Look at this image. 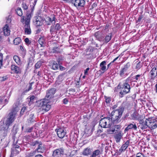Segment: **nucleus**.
<instances>
[{
  "label": "nucleus",
  "mask_w": 157,
  "mask_h": 157,
  "mask_svg": "<svg viewBox=\"0 0 157 157\" xmlns=\"http://www.w3.org/2000/svg\"><path fill=\"white\" fill-rule=\"evenodd\" d=\"M112 36V34L111 33L106 35L105 36V42L107 43L111 39Z\"/></svg>",
  "instance_id": "c756f323"
},
{
  "label": "nucleus",
  "mask_w": 157,
  "mask_h": 157,
  "mask_svg": "<svg viewBox=\"0 0 157 157\" xmlns=\"http://www.w3.org/2000/svg\"><path fill=\"white\" fill-rule=\"evenodd\" d=\"M11 22V19L10 18H8L7 19L6 21V23L8 24H10Z\"/></svg>",
  "instance_id": "338daca9"
},
{
  "label": "nucleus",
  "mask_w": 157,
  "mask_h": 157,
  "mask_svg": "<svg viewBox=\"0 0 157 157\" xmlns=\"http://www.w3.org/2000/svg\"><path fill=\"white\" fill-rule=\"evenodd\" d=\"M25 43L28 45H29L31 44V40H29V38H26L25 39Z\"/></svg>",
  "instance_id": "5fc2aeb1"
},
{
  "label": "nucleus",
  "mask_w": 157,
  "mask_h": 157,
  "mask_svg": "<svg viewBox=\"0 0 157 157\" xmlns=\"http://www.w3.org/2000/svg\"><path fill=\"white\" fill-rule=\"evenodd\" d=\"M62 51L59 47H54L52 48L51 52L54 53H59L61 52Z\"/></svg>",
  "instance_id": "cd10ccee"
},
{
  "label": "nucleus",
  "mask_w": 157,
  "mask_h": 157,
  "mask_svg": "<svg viewBox=\"0 0 157 157\" xmlns=\"http://www.w3.org/2000/svg\"><path fill=\"white\" fill-rule=\"evenodd\" d=\"M49 101L48 99H43L40 103V109L42 110H44L45 112L48 111L51 107V105L48 104Z\"/></svg>",
  "instance_id": "423d86ee"
},
{
  "label": "nucleus",
  "mask_w": 157,
  "mask_h": 157,
  "mask_svg": "<svg viewBox=\"0 0 157 157\" xmlns=\"http://www.w3.org/2000/svg\"><path fill=\"white\" fill-rule=\"evenodd\" d=\"M11 69L16 74H20L21 72V68L16 65H12Z\"/></svg>",
  "instance_id": "f3484780"
},
{
  "label": "nucleus",
  "mask_w": 157,
  "mask_h": 157,
  "mask_svg": "<svg viewBox=\"0 0 157 157\" xmlns=\"http://www.w3.org/2000/svg\"><path fill=\"white\" fill-rule=\"evenodd\" d=\"M142 18L143 17L142 16H140L137 21V22H140L141 21Z\"/></svg>",
  "instance_id": "052dcab7"
},
{
  "label": "nucleus",
  "mask_w": 157,
  "mask_h": 157,
  "mask_svg": "<svg viewBox=\"0 0 157 157\" xmlns=\"http://www.w3.org/2000/svg\"><path fill=\"white\" fill-rule=\"evenodd\" d=\"M57 130V134L58 137L61 139H63L64 137L67 136H66V130L63 128H59L58 129H56Z\"/></svg>",
  "instance_id": "1a4fd4ad"
},
{
  "label": "nucleus",
  "mask_w": 157,
  "mask_h": 157,
  "mask_svg": "<svg viewBox=\"0 0 157 157\" xmlns=\"http://www.w3.org/2000/svg\"><path fill=\"white\" fill-rule=\"evenodd\" d=\"M56 29L57 31L61 29V27L59 23H57L55 26Z\"/></svg>",
  "instance_id": "4d7b16f0"
},
{
  "label": "nucleus",
  "mask_w": 157,
  "mask_h": 157,
  "mask_svg": "<svg viewBox=\"0 0 157 157\" xmlns=\"http://www.w3.org/2000/svg\"><path fill=\"white\" fill-rule=\"evenodd\" d=\"M148 120V127L151 129H153L157 127V121H155L152 118H149Z\"/></svg>",
  "instance_id": "6e6552de"
},
{
  "label": "nucleus",
  "mask_w": 157,
  "mask_h": 157,
  "mask_svg": "<svg viewBox=\"0 0 157 157\" xmlns=\"http://www.w3.org/2000/svg\"><path fill=\"white\" fill-rule=\"evenodd\" d=\"M28 6L26 3H23L22 4V7L24 10H27L28 8Z\"/></svg>",
  "instance_id": "603ef678"
},
{
  "label": "nucleus",
  "mask_w": 157,
  "mask_h": 157,
  "mask_svg": "<svg viewBox=\"0 0 157 157\" xmlns=\"http://www.w3.org/2000/svg\"><path fill=\"white\" fill-rule=\"evenodd\" d=\"M25 25L24 26L25 33L27 34H30L31 32V29L30 26V23H25Z\"/></svg>",
  "instance_id": "6ab92c4d"
},
{
  "label": "nucleus",
  "mask_w": 157,
  "mask_h": 157,
  "mask_svg": "<svg viewBox=\"0 0 157 157\" xmlns=\"http://www.w3.org/2000/svg\"><path fill=\"white\" fill-rule=\"evenodd\" d=\"M129 80L130 78H128L125 80L121 87V91L119 92V96L121 98L123 97L124 95L130 93L131 87L128 83Z\"/></svg>",
  "instance_id": "7ed1b4c3"
},
{
  "label": "nucleus",
  "mask_w": 157,
  "mask_h": 157,
  "mask_svg": "<svg viewBox=\"0 0 157 157\" xmlns=\"http://www.w3.org/2000/svg\"><path fill=\"white\" fill-rule=\"evenodd\" d=\"M33 63V58H30L28 61L27 65L28 66L31 67Z\"/></svg>",
  "instance_id": "c9c22d12"
},
{
  "label": "nucleus",
  "mask_w": 157,
  "mask_h": 157,
  "mask_svg": "<svg viewBox=\"0 0 157 157\" xmlns=\"http://www.w3.org/2000/svg\"><path fill=\"white\" fill-rule=\"evenodd\" d=\"M36 151H31L29 153H28L27 156L28 157H31L34 155L36 153Z\"/></svg>",
  "instance_id": "e433bc0d"
},
{
  "label": "nucleus",
  "mask_w": 157,
  "mask_h": 157,
  "mask_svg": "<svg viewBox=\"0 0 157 157\" xmlns=\"http://www.w3.org/2000/svg\"><path fill=\"white\" fill-rule=\"evenodd\" d=\"M38 42L40 45L41 47L43 46V45H44L45 43L44 38L43 37L40 38L38 40Z\"/></svg>",
  "instance_id": "7c9ffc66"
},
{
  "label": "nucleus",
  "mask_w": 157,
  "mask_h": 157,
  "mask_svg": "<svg viewBox=\"0 0 157 157\" xmlns=\"http://www.w3.org/2000/svg\"><path fill=\"white\" fill-rule=\"evenodd\" d=\"M56 90L55 88H52L47 90L46 92V95L45 96L46 99H50L55 93Z\"/></svg>",
  "instance_id": "f8f14e48"
},
{
  "label": "nucleus",
  "mask_w": 157,
  "mask_h": 157,
  "mask_svg": "<svg viewBox=\"0 0 157 157\" xmlns=\"http://www.w3.org/2000/svg\"><path fill=\"white\" fill-rule=\"evenodd\" d=\"M72 3L77 8H79L84 6L85 1L84 0H75Z\"/></svg>",
  "instance_id": "9d476101"
},
{
  "label": "nucleus",
  "mask_w": 157,
  "mask_h": 157,
  "mask_svg": "<svg viewBox=\"0 0 157 157\" xmlns=\"http://www.w3.org/2000/svg\"><path fill=\"white\" fill-rule=\"evenodd\" d=\"M33 84V82H32L29 84L28 86V88L26 89L25 91V92H27L32 89V86Z\"/></svg>",
  "instance_id": "a18cd8bd"
},
{
  "label": "nucleus",
  "mask_w": 157,
  "mask_h": 157,
  "mask_svg": "<svg viewBox=\"0 0 157 157\" xmlns=\"http://www.w3.org/2000/svg\"><path fill=\"white\" fill-rule=\"evenodd\" d=\"M3 31L5 36H8L10 34V30L8 24H6L3 28Z\"/></svg>",
  "instance_id": "a211bd4d"
},
{
  "label": "nucleus",
  "mask_w": 157,
  "mask_h": 157,
  "mask_svg": "<svg viewBox=\"0 0 157 157\" xmlns=\"http://www.w3.org/2000/svg\"><path fill=\"white\" fill-rule=\"evenodd\" d=\"M68 100L66 98H65L63 100V102L65 104H67L68 102Z\"/></svg>",
  "instance_id": "680f3d73"
},
{
  "label": "nucleus",
  "mask_w": 157,
  "mask_h": 157,
  "mask_svg": "<svg viewBox=\"0 0 157 157\" xmlns=\"http://www.w3.org/2000/svg\"><path fill=\"white\" fill-rule=\"evenodd\" d=\"M56 19L54 15L52 16V19L49 17H48L46 18V24L48 25H50L51 23H52L53 21H54V23H55Z\"/></svg>",
  "instance_id": "4be33fe9"
},
{
  "label": "nucleus",
  "mask_w": 157,
  "mask_h": 157,
  "mask_svg": "<svg viewBox=\"0 0 157 157\" xmlns=\"http://www.w3.org/2000/svg\"><path fill=\"white\" fill-rule=\"evenodd\" d=\"M19 102H17L13 105L11 112L9 113L8 117L4 124V121L0 122V128L1 130L7 131L10 126L11 125L15 119L17 112L19 110Z\"/></svg>",
  "instance_id": "f257e3e1"
},
{
  "label": "nucleus",
  "mask_w": 157,
  "mask_h": 157,
  "mask_svg": "<svg viewBox=\"0 0 157 157\" xmlns=\"http://www.w3.org/2000/svg\"><path fill=\"white\" fill-rule=\"evenodd\" d=\"M91 153V149L90 148L87 147L84 149L82 152V154L84 155L87 156L90 155Z\"/></svg>",
  "instance_id": "5701e85b"
},
{
  "label": "nucleus",
  "mask_w": 157,
  "mask_h": 157,
  "mask_svg": "<svg viewBox=\"0 0 157 157\" xmlns=\"http://www.w3.org/2000/svg\"><path fill=\"white\" fill-rule=\"evenodd\" d=\"M130 142L129 140H127L126 142L122 145L121 147L119 149V151L121 152L125 150L129 146Z\"/></svg>",
  "instance_id": "aec40b11"
},
{
  "label": "nucleus",
  "mask_w": 157,
  "mask_h": 157,
  "mask_svg": "<svg viewBox=\"0 0 157 157\" xmlns=\"http://www.w3.org/2000/svg\"><path fill=\"white\" fill-rule=\"evenodd\" d=\"M64 60V57L62 56L59 57L57 59V61L59 63V64H61L62 63V61Z\"/></svg>",
  "instance_id": "ea45409f"
},
{
  "label": "nucleus",
  "mask_w": 157,
  "mask_h": 157,
  "mask_svg": "<svg viewBox=\"0 0 157 157\" xmlns=\"http://www.w3.org/2000/svg\"><path fill=\"white\" fill-rule=\"evenodd\" d=\"M100 33L99 31H98L95 33H94V36L97 39L100 36H99Z\"/></svg>",
  "instance_id": "864d4df0"
},
{
  "label": "nucleus",
  "mask_w": 157,
  "mask_h": 157,
  "mask_svg": "<svg viewBox=\"0 0 157 157\" xmlns=\"http://www.w3.org/2000/svg\"><path fill=\"white\" fill-rule=\"evenodd\" d=\"M142 66V63L140 62H139L137 63H136V68L137 69H139Z\"/></svg>",
  "instance_id": "09e8293b"
},
{
  "label": "nucleus",
  "mask_w": 157,
  "mask_h": 157,
  "mask_svg": "<svg viewBox=\"0 0 157 157\" xmlns=\"http://www.w3.org/2000/svg\"><path fill=\"white\" fill-rule=\"evenodd\" d=\"M35 122H36V120L34 117V114L31 113L29 115L27 121H26L27 124L29 125L33 124Z\"/></svg>",
  "instance_id": "2eb2a0df"
},
{
  "label": "nucleus",
  "mask_w": 157,
  "mask_h": 157,
  "mask_svg": "<svg viewBox=\"0 0 157 157\" xmlns=\"http://www.w3.org/2000/svg\"><path fill=\"white\" fill-rule=\"evenodd\" d=\"M50 31L51 33L52 34L54 33H57V30L56 29V27L53 25L51 26L50 28Z\"/></svg>",
  "instance_id": "72a5a7b5"
},
{
  "label": "nucleus",
  "mask_w": 157,
  "mask_h": 157,
  "mask_svg": "<svg viewBox=\"0 0 157 157\" xmlns=\"http://www.w3.org/2000/svg\"><path fill=\"white\" fill-rule=\"evenodd\" d=\"M98 40L100 41L105 42V38L103 36H100Z\"/></svg>",
  "instance_id": "13d9d810"
},
{
  "label": "nucleus",
  "mask_w": 157,
  "mask_h": 157,
  "mask_svg": "<svg viewBox=\"0 0 157 157\" xmlns=\"http://www.w3.org/2000/svg\"><path fill=\"white\" fill-rule=\"evenodd\" d=\"M33 21L36 26H40L42 25L43 21L40 17H35Z\"/></svg>",
  "instance_id": "ddd939ff"
},
{
  "label": "nucleus",
  "mask_w": 157,
  "mask_h": 157,
  "mask_svg": "<svg viewBox=\"0 0 157 157\" xmlns=\"http://www.w3.org/2000/svg\"><path fill=\"white\" fill-rule=\"evenodd\" d=\"M21 40L19 37L16 38L13 41V43L15 45H17L19 44L21 42Z\"/></svg>",
  "instance_id": "473e14b6"
},
{
  "label": "nucleus",
  "mask_w": 157,
  "mask_h": 157,
  "mask_svg": "<svg viewBox=\"0 0 157 157\" xmlns=\"http://www.w3.org/2000/svg\"><path fill=\"white\" fill-rule=\"evenodd\" d=\"M31 17V15L30 13H27L26 14V17L25 18V23H30V18Z\"/></svg>",
  "instance_id": "2f4dec72"
},
{
  "label": "nucleus",
  "mask_w": 157,
  "mask_h": 157,
  "mask_svg": "<svg viewBox=\"0 0 157 157\" xmlns=\"http://www.w3.org/2000/svg\"><path fill=\"white\" fill-rule=\"evenodd\" d=\"M123 109L120 108L113 111L111 114L110 118L114 123H118L120 121V118L122 115Z\"/></svg>",
  "instance_id": "f03ea898"
},
{
  "label": "nucleus",
  "mask_w": 157,
  "mask_h": 157,
  "mask_svg": "<svg viewBox=\"0 0 157 157\" xmlns=\"http://www.w3.org/2000/svg\"><path fill=\"white\" fill-rule=\"evenodd\" d=\"M130 66V64L129 63H126V64L125 65L124 67L123 68L127 71V70L129 68Z\"/></svg>",
  "instance_id": "de8ad7c7"
},
{
  "label": "nucleus",
  "mask_w": 157,
  "mask_h": 157,
  "mask_svg": "<svg viewBox=\"0 0 157 157\" xmlns=\"http://www.w3.org/2000/svg\"><path fill=\"white\" fill-rule=\"evenodd\" d=\"M90 70V68L87 67L86 70L84 71V75H88V71H89Z\"/></svg>",
  "instance_id": "bf43d9fd"
},
{
  "label": "nucleus",
  "mask_w": 157,
  "mask_h": 157,
  "mask_svg": "<svg viewBox=\"0 0 157 157\" xmlns=\"http://www.w3.org/2000/svg\"><path fill=\"white\" fill-rule=\"evenodd\" d=\"M122 136V135L121 132H119L115 135L114 137L117 143L120 142Z\"/></svg>",
  "instance_id": "b1692460"
},
{
  "label": "nucleus",
  "mask_w": 157,
  "mask_h": 157,
  "mask_svg": "<svg viewBox=\"0 0 157 157\" xmlns=\"http://www.w3.org/2000/svg\"><path fill=\"white\" fill-rule=\"evenodd\" d=\"M155 93L157 94V83L155 84Z\"/></svg>",
  "instance_id": "774afa93"
},
{
  "label": "nucleus",
  "mask_w": 157,
  "mask_h": 157,
  "mask_svg": "<svg viewBox=\"0 0 157 157\" xmlns=\"http://www.w3.org/2000/svg\"><path fill=\"white\" fill-rule=\"evenodd\" d=\"M32 145L33 146L37 145L38 147L36 149V151L39 153H43L45 151L46 147L45 145L42 144L40 141H35L32 143Z\"/></svg>",
  "instance_id": "39448f33"
},
{
  "label": "nucleus",
  "mask_w": 157,
  "mask_h": 157,
  "mask_svg": "<svg viewBox=\"0 0 157 157\" xmlns=\"http://www.w3.org/2000/svg\"><path fill=\"white\" fill-rule=\"evenodd\" d=\"M126 71V70H125L122 68L120 71V75L121 77H123Z\"/></svg>",
  "instance_id": "a19ab883"
},
{
  "label": "nucleus",
  "mask_w": 157,
  "mask_h": 157,
  "mask_svg": "<svg viewBox=\"0 0 157 157\" xmlns=\"http://www.w3.org/2000/svg\"><path fill=\"white\" fill-rule=\"evenodd\" d=\"M106 61H104L102 62L100 64V70L99 71L101 70L102 71H103V72L106 71L107 70V69H106Z\"/></svg>",
  "instance_id": "412c9836"
},
{
  "label": "nucleus",
  "mask_w": 157,
  "mask_h": 157,
  "mask_svg": "<svg viewBox=\"0 0 157 157\" xmlns=\"http://www.w3.org/2000/svg\"><path fill=\"white\" fill-rule=\"evenodd\" d=\"M26 109V108L25 107H23L21 109V113H22V114L24 112Z\"/></svg>",
  "instance_id": "e2e57ef3"
},
{
  "label": "nucleus",
  "mask_w": 157,
  "mask_h": 157,
  "mask_svg": "<svg viewBox=\"0 0 157 157\" xmlns=\"http://www.w3.org/2000/svg\"><path fill=\"white\" fill-rule=\"evenodd\" d=\"M63 75L61 74L58 76L57 81H58L59 82H61L63 80Z\"/></svg>",
  "instance_id": "37998d69"
},
{
  "label": "nucleus",
  "mask_w": 157,
  "mask_h": 157,
  "mask_svg": "<svg viewBox=\"0 0 157 157\" xmlns=\"http://www.w3.org/2000/svg\"><path fill=\"white\" fill-rule=\"evenodd\" d=\"M141 75H138L133 77V79H135V82H137L140 80V77L141 76Z\"/></svg>",
  "instance_id": "58836bf2"
},
{
  "label": "nucleus",
  "mask_w": 157,
  "mask_h": 157,
  "mask_svg": "<svg viewBox=\"0 0 157 157\" xmlns=\"http://www.w3.org/2000/svg\"><path fill=\"white\" fill-rule=\"evenodd\" d=\"M20 49L22 52L23 56H24L26 54V50L22 46L20 45Z\"/></svg>",
  "instance_id": "79ce46f5"
},
{
  "label": "nucleus",
  "mask_w": 157,
  "mask_h": 157,
  "mask_svg": "<svg viewBox=\"0 0 157 157\" xmlns=\"http://www.w3.org/2000/svg\"><path fill=\"white\" fill-rule=\"evenodd\" d=\"M136 157H145V156L144 154L140 153H138L136 154Z\"/></svg>",
  "instance_id": "6e6d98bb"
},
{
  "label": "nucleus",
  "mask_w": 157,
  "mask_h": 157,
  "mask_svg": "<svg viewBox=\"0 0 157 157\" xmlns=\"http://www.w3.org/2000/svg\"><path fill=\"white\" fill-rule=\"evenodd\" d=\"M101 154L100 150L99 149H97L93 152L92 154L90 157H96Z\"/></svg>",
  "instance_id": "bb28decb"
},
{
  "label": "nucleus",
  "mask_w": 157,
  "mask_h": 157,
  "mask_svg": "<svg viewBox=\"0 0 157 157\" xmlns=\"http://www.w3.org/2000/svg\"><path fill=\"white\" fill-rule=\"evenodd\" d=\"M147 121V119H146L145 121H144L143 120L140 121L139 122L140 124L138 126V127L142 130L147 128L148 127Z\"/></svg>",
  "instance_id": "4468645a"
},
{
  "label": "nucleus",
  "mask_w": 157,
  "mask_h": 157,
  "mask_svg": "<svg viewBox=\"0 0 157 157\" xmlns=\"http://www.w3.org/2000/svg\"><path fill=\"white\" fill-rule=\"evenodd\" d=\"M13 59L16 63L18 65H21V61L20 59V58L17 56H13Z\"/></svg>",
  "instance_id": "a878e982"
},
{
  "label": "nucleus",
  "mask_w": 157,
  "mask_h": 157,
  "mask_svg": "<svg viewBox=\"0 0 157 157\" xmlns=\"http://www.w3.org/2000/svg\"><path fill=\"white\" fill-rule=\"evenodd\" d=\"M150 81L153 82L157 76V67H154L150 71L148 75Z\"/></svg>",
  "instance_id": "0eeeda50"
},
{
  "label": "nucleus",
  "mask_w": 157,
  "mask_h": 157,
  "mask_svg": "<svg viewBox=\"0 0 157 157\" xmlns=\"http://www.w3.org/2000/svg\"><path fill=\"white\" fill-rule=\"evenodd\" d=\"M131 117L133 120H137L139 118V114L136 112H134L131 115Z\"/></svg>",
  "instance_id": "c85d7f7f"
},
{
  "label": "nucleus",
  "mask_w": 157,
  "mask_h": 157,
  "mask_svg": "<svg viewBox=\"0 0 157 157\" xmlns=\"http://www.w3.org/2000/svg\"><path fill=\"white\" fill-rule=\"evenodd\" d=\"M16 12L17 14L20 16H22L23 13L22 10L21 8L18 7L16 10Z\"/></svg>",
  "instance_id": "f704fd0d"
},
{
  "label": "nucleus",
  "mask_w": 157,
  "mask_h": 157,
  "mask_svg": "<svg viewBox=\"0 0 157 157\" xmlns=\"http://www.w3.org/2000/svg\"><path fill=\"white\" fill-rule=\"evenodd\" d=\"M137 127L135 123H130L125 128L124 132H125L130 129H132L135 130H137Z\"/></svg>",
  "instance_id": "dca6fc26"
},
{
  "label": "nucleus",
  "mask_w": 157,
  "mask_h": 157,
  "mask_svg": "<svg viewBox=\"0 0 157 157\" xmlns=\"http://www.w3.org/2000/svg\"><path fill=\"white\" fill-rule=\"evenodd\" d=\"M33 128V127L28 128L25 129V132H30L32 131Z\"/></svg>",
  "instance_id": "8fccbe9b"
},
{
  "label": "nucleus",
  "mask_w": 157,
  "mask_h": 157,
  "mask_svg": "<svg viewBox=\"0 0 157 157\" xmlns=\"http://www.w3.org/2000/svg\"><path fill=\"white\" fill-rule=\"evenodd\" d=\"M35 98V97L34 96H32L30 97L29 99H30V101L33 102V100Z\"/></svg>",
  "instance_id": "69168bd1"
},
{
  "label": "nucleus",
  "mask_w": 157,
  "mask_h": 157,
  "mask_svg": "<svg viewBox=\"0 0 157 157\" xmlns=\"http://www.w3.org/2000/svg\"><path fill=\"white\" fill-rule=\"evenodd\" d=\"M12 152L14 153L15 154H18L19 153V150H20V149L18 150L16 149H14V148H13L12 149Z\"/></svg>",
  "instance_id": "3c124183"
},
{
  "label": "nucleus",
  "mask_w": 157,
  "mask_h": 157,
  "mask_svg": "<svg viewBox=\"0 0 157 157\" xmlns=\"http://www.w3.org/2000/svg\"><path fill=\"white\" fill-rule=\"evenodd\" d=\"M3 62V54L1 53H0V68H1V67L2 66Z\"/></svg>",
  "instance_id": "c03bdc74"
},
{
  "label": "nucleus",
  "mask_w": 157,
  "mask_h": 157,
  "mask_svg": "<svg viewBox=\"0 0 157 157\" xmlns=\"http://www.w3.org/2000/svg\"><path fill=\"white\" fill-rule=\"evenodd\" d=\"M63 149L62 148H59L53 151L52 156L54 157H59L61 156V155H63Z\"/></svg>",
  "instance_id": "9b49d317"
},
{
  "label": "nucleus",
  "mask_w": 157,
  "mask_h": 157,
  "mask_svg": "<svg viewBox=\"0 0 157 157\" xmlns=\"http://www.w3.org/2000/svg\"><path fill=\"white\" fill-rule=\"evenodd\" d=\"M104 98L105 100V102L107 103H109L111 101V98L109 97L104 96Z\"/></svg>",
  "instance_id": "49530a36"
},
{
  "label": "nucleus",
  "mask_w": 157,
  "mask_h": 157,
  "mask_svg": "<svg viewBox=\"0 0 157 157\" xmlns=\"http://www.w3.org/2000/svg\"><path fill=\"white\" fill-rule=\"evenodd\" d=\"M60 65L56 61H53L52 64V68L53 70H56L58 69Z\"/></svg>",
  "instance_id": "393cba45"
},
{
  "label": "nucleus",
  "mask_w": 157,
  "mask_h": 157,
  "mask_svg": "<svg viewBox=\"0 0 157 157\" xmlns=\"http://www.w3.org/2000/svg\"><path fill=\"white\" fill-rule=\"evenodd\" d=\"M112 123L110 117H108L101 119L100 121L99 125L102 128H109L111 126Z\"/></svg>",
  "instance_id": "20e7f679"
},
{
  "label": "nucleus",
  "mask_w": 157,
  "mask_h": 157,
  "mask_svg": "<svg viewBox=\"0 0 157 157\" xmlns=\"http://www.w3.org/2000/svg\"><path fill=\"white\" fill-rule=\"evenodd\" d=\"M25 16H22L21 19V21L22 23H23L24 21H25Z\"/></svg>",
  "instance_id": "0e129e2a"
},
{
  "label": "nucleus",
  "mask_w": 157,
  "mask_h": 157,
  "mask_svg": "<svg viewBox=\"0 0 157 157\" xmlns=\"http://www.w3.org/2000/svg\"><path fill=\"white\" fill-rule=\"evenodd\" d=\"M43 62L41 61H38L35 65V68L36 69L40 68Z\"/></svg>",
  "instance_id": "4c0bfd02"
}]
</instances>
